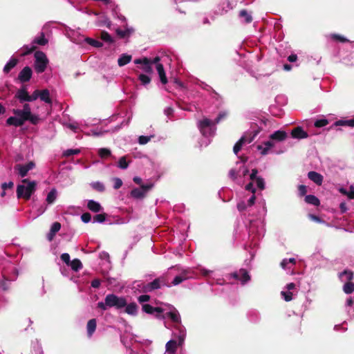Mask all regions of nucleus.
<instances>
[{"label": "nucleus", "mask_w": 354, "mask_h": 354, "mask_svg": "<svg viewBox=\"0 0 354 354\" xmlns=\"http://www.w3.org/2000/svg\"><path fill=\"white\" fill-rule=\"evenodd\" d=\"M22 183L27 184V186L19 185L17 187V196L18 198L29 200L36 190L37 183L35 181H30L28 178L22 180Z\"/></svg>", "instance_id": "obj_1"}, {"label": "nucleus", "mask_w": 354, "mask_h": 354, "mask_svg": "<svg viewBox=\"0 0 354 354\" xmlns=\"http://www.w3.org/2000/svg\"><path fill=\"white\" fill-rule=\"evenodd\" d=\"M35 70L37 73H41L45 71L48 60L46 54L42 51H36L35 53Z\"/></svg>", "instance_id": "obj_2"}, {"label": "nucleus", "mask_w": 354, "mask_h": 354, "mask_svg": "<svg viewBox=\"0 0 354 354\" xmlns=\"http://www.w3.org/2000/svg\"><path fill=\"white\" fill-rule=\"evenodd\" d=\"M104 301H106L109 308L115 307L117 309H120L127 305V300L124 297H118L114 294L107 295Z\"/></svg>", "instance_id": "obj_3"}, {"label": "nucleus", "mask_w": 354, "mask_h": 354, "mask_svg": "<svg viewBox=\"0 0 354 354\" xmlns=\"http://www.w3.org/2000/svg\"><path fill=\"white\" fill-rule=\"evenodd\" d=\"M152 184L141 185L140 188H134L131 192V197L135 199H142L145 197L146 193L151 189Z\"/></svg>", "instance_id": "obj_4"}, {"label": "nucleus", "mask_w": 354, "mask_h": 354, "mask_svg": "<svg viewBox=\"0 0 354 354\" xmlns=\"http://www.w3.org/2000/svg\"><path fill=\"white\" fill-rule=\"evenodd\" d=\"M230 275L234 279L241 281L243 285L245 284L250 280V276L249 275L248 272L244 268H241L239 271L234 272L231 273Z\"/></svg>", "instance_id": "obj_5"}, {"label": "nucleus", "mask_w": 354, "mask_h": 354, "mask_svg": "<svg viewBox=\"0 0 354 354\" xmlns=\"http://www.w3.org/2000/svg\"><path fill=\"white\" fill-rule=\"evenodd\" d=\"M35 167V164L33 161H30L26 165L17 164L15 166V171H18L19 175L21 177H25L28 172L32 169Z\"/></svg>", "instance_id": "obj_6"}, {"label": "nucleus", "mask_w": 354, "mask_h": 354, "mask_svg": "<svg viewBox=\"0 0 354 354\" xmlns=\"http://www.w3.org/2000/svg\"><path fill=\"white\" fill-rule=\"evenodd\" d=\"M165 284V283L163 278H157L155 279L153 281L147 283L145 286V289L147 292H151L154 290L160 288L161 286Z\"/></svg>", "instance_id": "obj_7"}, {"label": "nucleus", "mask_w": 354, "mask_h": 354, "mask_svg": "<svg viewBox=\"0 0 354 354\" xmlns=\"http://www.w3.org/2000/svg\"><path fill=\"white\" fill-rule=\"evenodd\" d=\"M32 71L30 67L25 66L19 73L18 79L21 82H28L32 77Z\"/></svg>", "instance_id": "obj_8"}, {"label": "nucleus", "mask_w": 354, "mask_h": 354, "mask_svg": "<svg viewBox=\"0 0 354 354\" xmlns=\"http://www.w3.org/2000/svg\"><path fill=\"white\" fill-rule=\"evenodd\" d=\"M15 97L18 99L20 102H29L30 95L27 91L26 86H23L21 88H19L15 95Z\"/></svg>", "instance_id": "obj_9"}, {"label": "nucleus", "mask_w": 354, "mask_h": 354, "mask_svg": "<svg viewBox=\"0 0 354 354\" xmlns=\"http://www.w3.org/2000/svg\"><path fill=\"white\" fill-rule=\"evenodd\" d=\"M291 136L296 139H303L308 138V134L301 127H297L292 130Z\"/></svg>", "instance_id": "obj_10"}, {"label": "nucleus", "mask_w": 354, "mask_h": 354, "mask_svg": "<svg viewBox=\"0 0 354 354\" xmlns=\"http://www.w3.org/2000/svg\"><path fill=\"white\" fill-rule=\"evenodd\" d=\"M191 274L190 270H185L183 271L180 274L174 277V280L172 281L171 283L174 286H176L184 281L185 280L189 279L191 277L189 275Z\"/></svg>", "instance_id": "obj_11"}, {"label": "nucleus", "mask_w": 354, "mask_h": 354, "mask_svg": "<svg viewBox=\"0 0 354 354\" xmlns=\"http://www.w3.org/2000/svg\"><path fill=\"white\" fill-rule=\"evenodd\" d=\"M308 178L317 185H321L323 183L324 177L317 171H311L308 173Z\"/></svg>", "instance_id": "obj_12"}, {"label": "nucleus", "mask_w": 354, "mask_h": 354, "mask_svg": "<svg viewBox=\"0 0 354 354\" xmlns=\"http://www.w3.org/2000/svg\"><path fill=\"white\" fill-rule=\"evenodd\" d=\"M213 125H215V124H214V121H212L208 118H204L202 120L199 121L198 127L201 133L203 136H205V129L210 127Z\"/></svg>", "instance_id": "obj_13"}, {"label": "nucleus", "mask_w": 354, "mask_h": 354, "mask_svg": "<svg viewBox=\"0 0 354 354\" xmlns=\"http://www.w3.org/2000/svg\"><path fill=\"white\" fill-rule=\"evenodd\" d=\"M142 310L149 315H153L155 313H163L164 309L160 307H153L148 304H142Z\"/></svg>", "instance_id": "obj_14"}, {"label": "nucleus", "mask_w": 354, "mask_h": 354, "mask_svg": "<svg viewBox=\"0 0 354 354\" xmlns=\"http://www.w3.org/2000/svg\"><path fill=\"white\" fill-rule=\"evenodd\" d=\"M61 228V224L59 222H55L50 227V232L47 235V239L49 241H51L55 235V234L59 231Z\"/></svg>", "instance_id": "obj_15"}, {"label": "nucleus", "mask_w": 354, "mask_h": 354, "mask_svg": "<svg viewBox=\"0 0 354 354\" xmlns=\"http://www.w3.org/2000/svg\"><path fill=\"white\" fill-rule=\"evenodd\" d=\"M287 138V133L284 131L278 130L270 136V138L274 140L283 141Z\"/></svg>", "instance_id": "obj_16"}, {"label": "nucleus", "mask_w": 354, "mask_h": 354, "mask_svg": "<svg viewBox=\"0 0 354 354\" xmlns=\"http://www.w3.org/2000/svg\"><path fill=\"white\" fill-rule=\"evenodd\" d=\"M156 70L160 77V80L162 84H166L167 83V78L164 69V66L162 64H158L156 65Z\"/></svg>", "instance_id": "obj_17"}, {"label": "nucleus", "mask_w": 354, "mask_h": 354, "mask_svg": "<svg viewBox=\"0 0 354 354\" xmlns=\"http://www.w3.org/2000/svg\"><path fill=\"white\" fill-rule=\"evenodd\" d=\"M87 207L89 210L95 213L100 212L102 209L101 205L93 200H89L88 201Z\"/></svg>", "instance_id": "obj_18"}, {"label": "nucleus", "mask_w": 354, "mask_h": 354, "mask_svg": "<svg viewBox=\"0 0 354 354\" xmlns=\"http://www.w3.org/2000/svg\"><path fill=\"white\" fill-rule=\"evenodd\" d=\"M166 317H169L174 323L178 324L180 322V316L178 310L174 308L173 311L166 313Z\"/></svg>", "instance_id": "obj_19"}, {"label": "nucleus", "mask_w": 354, "mask_h": 354, "mask_svg": "<svg viewBox=\"0 0 354 354\" xmlns=\"http://www.w3.org/2000/svg\"><path fill=\"white\" fill-rule=\"evenodd\" d=\"M97 323L95 319H91L87 322V335L91 337L96 330Z\"/></svg>", "instance_id": "obj_20"}, {"label": "nucleus", "mask_w": 354, "mask_h": 354, "mask_svg": "<svg viewBox=\"0 0 354 354\" xmlns=\"http://www.w3.org/2000/svg\"><path fill=\"white\" fill-rule=\"evenodd\" d=\"M125 307V310H124V312L129 315H137V313H138V305L133 302V303H130L129 304H127L124 306Z\"/></svg>", "instance_id": "obj_21"}, {"label": "nucleus", "mask_w": 354, "mask_h": 354, "mask_svg": "<svg viewBox=\"0 0 354 354\" xmlns=\"http://www.w3.org/2000/svg\"><path fill=\"white\" fill-rule=\"evenodd\" d=\"M304 201L310 205H313L314 206L318 207L320 205L319 199L315 196V195H306L304 198Z\"/></svg>", "instance_id": "obj_22"}, {"label": "nucleus", "mask_w": 354, "mask_h": 354, "mask_svg": "<svg viewBox=\"0 0 354 354\" xmlns=\"http://www.w3.org/2000/svg\"><path fill=\"white\" fill-rule=\"evenodd\" d=\"M12 112L20 120L22 121L23 125L26 121H28V118L29 117V115L21 111V109H13Z\"/></svg>", "instance_id": "obj_23"}, {"label": "nucleus", "mask_w": 354, "mask_h": 354, "mask_svg": "<svg viewBox=\"0 0 354 354\" xmlns=\"http://www.w3.org/2000/svg\"><path fill=\"white\" fill-rule=\"evenodd\" d=\"M177 348V342L176 340H169L166 344V351L169 354H174Z\"/></svg>", "instance_id": "obj_24"}, {"label": "nucleus", "mask_w": 354, "mask_h": 354, "mask_svg": "<svg viewBox=\"0 0 354 354\" xmlns=\"http://www.w3.org/2000/svg\"><path fill=\"white\" fill-rule=\"evenodd\" d=\"M131 59H132L131 55L125 54V53L122 54L120 55V57H119V59H118V64L120 66H123L127 64L128 63H129L131 62Z\"/></svg>", "instance_id": "obj_25"}, {"label": "nucleus", "mask_w": 354, "mask_h": 354, "mask_svg": "<svg viewBox=\"0 0 354 354\" xmlns=\"http://www.w3.org/2000/svg\"><path fill=\"white\" fill-rule=\"evenodd\" d=\"M19 60L17 58H11L10 61L5 65L3 72L8 73L13 68L16 66Z\"/></svg>", "instance_id": "obj_26"}, {"label": "nucleus", "mask_w": 354, "mask_h": 354, "mask_svg": "<svg viewBox=\"0 0 354 354\" xmlns=\"http://www.w3.org/2000/svg\"><path fill=\"white\" fill-rule=\"evenodd\" d=\"M11 281V279L3 275V279L0 280V288H1L3 291L10 290Z\"/></svg>", "instance_id": "obj_27"}, {"label": "nucleus", "mask_w": 354, "mask_h": 354, "mask_svg": "<svg viewBox=\"0 0 354 354\" xmlns=\"http://www.w3.org/2000/svg\"><path fill=\"white\" fill-rule=\"evenodd\" d=\"M39 98L41 101L47 104H52V100L50 97V93L48 89L41 90Z\"/></svg>", "instance_id": "obj_28"}, {"label": "nucleus", "mask_w": 354, "mask_h": 354, "mask_svg": "<svg viewBox=\"0 0 354 354\" xmlns=\"http://www.w3.org/2000/svg\"><path fill=\"white\" fill-rule=\"evenodd\" d=\"M239 16L240 18L243 19V21L246 24L251 23L253 19L252 15L246 10H241L239 12Z\"/></svg>", "instance_id": "obj_29"}, {"label": "nucleus", "mask_w": 354, "mask_h": 354, "mask_svg": "<svg viewBox=\"0 0 354 354\" xmlns=\"http://www.w3.org/2000/svg\"><path fill=\"white\" fill-rule=\"evenodd\" d=\"M6 124L9 126H15L16 127H21L22 121L20 120L17 117L11 116L6 120Z\"/></svg>", "instance_id": "obj_30"}, {"label": "nucleus", "mask_w": 354, "mask_h": 354, "mask_svg": "<svg viewBox=\"0 0 354 354\" xmlns=\"http://www.w3.org/2000/svg\"><path fill=\"white\" fill-rule=\"evenodd\" d=\"M48 42V40L45 37L44 32H41L40 35L33 40V44H36L39 46H45Z\"/></svg>", "instance_id": "obj_31"}, {"label": "nucleus", "mask_w": 354, "mask_h": 354, "mask_svg": "<svg viewBox=\"0 0 354 354\" xmlns=\"http://www.w3.org/2000/svg\"><path fill=\"white\" fill-rule=\"evenodd\" d=\"M69 266H71V269L75 272L79 271L83 267L81 261L78 259H74L73 261H71Z\"/></svg>", "instance_id": "obj_32"}, {"label": "nucleus", "mask_w": 354, "mask_h": 354, "mask_svg": "<svg viewBox=\"0 0 354 354\" xmlns=\"http://www.w3.org/2000/svg\"><path fill=\"white\" fill-rule=\"evenodd\" d=\"M246 142V136H242L239 140L234 145L233 151L235 154H237L241 149L243 144Z\"/></svg>", "instance_id": "obj_33"}, {"label": "nucleus", "mask_w": 354, "mask_h": 354, "mask_svg": "<svg viewBox=\"0 0 354 354\" xmlns=\"http://www.w3.org/2000/svg\"><path fill=\"white\" fill-rule=\"evenodd\" d=\"M333 126H348V127H354V119L344 120H339L336 121Z\"/></svg>", "instance_id": "obj_34"}, {"label": "nucleus", "mask_w": 354, "mask_h": 354, "mask_svg": "<svg viewBox=\"0 0 354 354\" xmlns=\"http://www.w3.org/2000/svg\"><path fill=\"white\" fill-rule=\"evenodd\" d=\"M100 38L102 40L109 44H113L114 42V39L112 38L111 35L105 30L101 31Z\"/></svg>", "instance_id": "obj_35"}, {"label": "nucleus", "mask_w": 354, "mask_h": 354, "mask_svg": "<svg viewBox=\"0 0 354 354\" xmlns=\"http://www.w3.org/2000/svg\"><path fill=\"white\" fill-rule=\"evenodd\" d=\"M133 30L132 28H127L124 30H122L120 29H117L115 32H116L117 35H118V37L122 39L126 37H129L133 32Z\"/></svg>", "instance_id": "obj_36"}, {"label": "nucleus", "mask_w": 354, "mask_h": 354, "mask_svg": "<svg viewBox=\"0 0 354 354\" xmlns=\"http://www.w3.org/2000/svg\"><path fill=\"white\" fill-rule=\"evenodd\" d=\"M56 198H57V191L55 189H53L50 191V192L47 195L46 202L48 204H52L55 201Z\"/></svg>", "instance_id": "obj_37"}, {"label": "nucleus", "mask_w": 354, "mask_h": 354, "mask_svg": "<svg viewBox=\"0 0 354 354\" xmlns=\"http://www.w3.org/2000/svg\"><path fill=\"white\" fill-rule=\"evenodd\" d=\"M344 276H346V279L348 281H351L353 279V277H354V273L353 271L351 270H344L343 272H340L339 274V277L340 279H342V277Z\"/></svg>", "instance_id": "obj_38"}, {"label": "nucleus", "mask_w": 354, "mask_h": 354, "mask_svg": "<svg viewBox=\"0 0 354 354\" xmlns=\"http://www.w3.org/2000/svg\"><path fill=\"white\" fill-rule=\"evenodd\" d=\"M85 41L88 44H89L93 47H95V48H100L103 46V44L101 41L94 39H92V38H90V37H86L85 39Z\"/></svg>", "instance_id": "obj_39"}, {"label": "nucleus", "mask_w": 354, "mask_h": 354, "mask_svg": "<svg viewBox=\"0 0 354 354\" xmlns=\"http://www.w3.org/2000/svg\"><path fill=\"white\" fill-rule=\"evenodd\" d=\"M344 292L346 294H351L354 291V283L348 281L346 283L343 288Z\"/></svg>", "instance_id": "obj_40"}, {"label": "nucleus", "mask_w": 354, "mask_h": 354, "mask_svg": "<svg viewBox=\"0 0 354 354\" xmlns=\"http://www.w3.org/2000/svg\"><path fill=\"white\" fill-rule=\"evenodd\" d=\"M98 154L102 158H107L111 155V151L109 149L102 148L99 149Z\"/></svg>", "instance_id": "obj_41"}, {"label": "nucleus", "mask_w": 354, "mask_h": 354, "mask_svg": "<svg viewBox=\"0 0 354 354\" xmlns=\"http://www.w3.org/2000/svg\"><path fill=\"white\" fill-rule=\"evenodd\" d=\"M228 113L227 111H221L218 113V116L214 120V124H216L220 123L222 120L227 118Z\"/></svg>", "instance_id": "obj_42"}, {"label": "nucleus", "mask_w": 354, "mask_h": 354, "mask_svg": "<svg viewBox=\"0 0 354 354\" xmlns=\"http://www.w3.org/2000/svg\"><path fill=\"white\" fill-rule=\"evenodd\" d=\"M80 153V149H67V150L64 151L63 153V156L64 157H69L71 156L77 155Z\"/></svg>", "instance_id": "obj_43"}, {"label": "nucleus", "mask_w": 354, "mask_h": 354, "mask_svg": "<svg viewBox=\"0 0 354 354\" xmlns=\"http://www.w3.org/2000/svg\"><path fill=\"white\" fill-rule=\"evenodd\" d=\"M118 166L122 169H125L129 167V162L127 161L126 156H122L119 159Z\"/></svg>", "instance_id": "obj_44"}, {"label": "nucleus", "mask_w": 354, "mask_h": 354, "mask_svg": "<svg viewBox=\"0 0 354 354\" xmlns=\"http://www.w3.org/2000/svg\"><path fill=\"white\" fill-rule=\"evenodd\" d=\"M91 187L96 191L103 192L105 190L104 185L100 182H95L91 184Z\"/></svg>", "instance_id": "obj_45"}, {"label": "nucleus", "mask_w": 354, "mask_h": 354, "mask_svg": "<svg viewBox=\"0 0 354 354\" xmlns=\"http://www.w3.org/2000/svg\"><path fill=\"white\" fill-rule=\"evenodd\" d=\"M138 80L142 82L143 85H147L149 84L151 82V78L148 75L145 74H140L138 76Z\"/></svg>", "instance_id": "obj_46"}, {"label": "nucleus", "mask_w": 354, "mask_h": 354, "mask_svg": "<svg viewBox=\"0 0 354 354\" xmlns=\"http://www.w3.org/2000/svg\"><path fill=\"white\" fill-rule=\"evenodd\" d=\"M106 217V214H105V213L96 214L93 217V221L97 222V223H103L105 221Z\"/></svg>", "instance_id": "obj_47"}, {"label": "nucleus", "mask_w": 354, "mask_h": 354, "mask_svg": "<svg viewBox=\"0 0 354 354\" xmlns=\"http://www.w3.org/2000/svg\"><path fill=\"white\" fill-rule=\"evenodd\" d=\"M259 133V131L257 130V131H254L250 133L248 135H245L244 136H246V142H248V143L252 142Z\"/></svg>", "instance_id": "obj_48"}, {"label": "nucleus", "mask_w": 354, "mask_h": 354, "mask_svg": "<svg viewBox=\"0 0 354 354\" xmlns=\"http://www.w3.org/2000/svg\"><path fill=\"white\" fill-rule=\"evenodd\" d=\"M40 120L39 117L37 115L30 114L28 118V121H29L32 124H37L39 121Z\"/></svg>", "instance_id": "obj_49"}, {"label": "nucleus", "mask_w": 354, "mask_h": 354, "mask_svg": "<svg viewBox=\"0 0 354 354\" xmlns=\"http://www.w3.org/2000/svg\"><path fill=\"white\" fill-rule=\"evenodd\" d=\"M331 37L336 40V41H340L342 43H345V42H348L349 41V40L348 39H346V37L342 36V35H337V34H333L332 35Z\"/></svg>", "instance_id": "obj_50"}, {"label": "nucleus", "mask_w": 354, "mask_h": 354, "mask_svg": "<svg viewBox=\"0 0 354 354\" xmlns=\"http://www.w3.org/2000/svg\"><path fill=\"white\" fill-rule=\"evenodd\" d=\"M328 124V121L326 119H320L317 120L315 122V127H323Z\"/></svg>", "instance_id": "obj_51"}, {"label": "nucleus", "mask_w": 354, "mask_h": 354, "mask_svg": "<svg viewBox=\"0 0 354 354\" xmlns=\"http://www.w3.org/2000/svg\"><path fill=\"white\" fill-rule=\"evenodd\" d=\"M151 62H150V60L148 59V62L147 64H144L143 66H142V70L147 73H151L153 72V68L151 66Z\"/></svg>", "instance_id": "obj_52"}, {"label": "nucleus", "mask_w": 354, "mask_h": 354, "mask_svg": "<svg viewBox=\"0 0 354 354\" xmlns=\"http://www.w3.org/2000/svg\"><path fill=\"white\" fill-rule=\"evenodd\" d=\"M307 192H308L307 187L306 185H299L298 192H299V196L302 197V196H306Z\"/></svg>", "instance_id": "obj_53"}, {"label": "nucleus", "mask_w": 354, "mask_h": 354, "mask_svg": "<svg viewBox=\"0 0 354 354\" xmlns=\"http://www.w3.org/2000/svg\"><path fill=\"white\" fill-rule=\"evenodd\" d=\"M281 294L283 297V299L286 301H290L292 299V293L291 292L282 291Z\"/></svg>", "instance_id": "obj_54"}, {"label": "nucleus", "mask_w": 354, "mask_h": 354, "mask_svg": "<svg viewBox=\"0 0 354 354\" xmlns=\"http://www.w3.org/2000/svg\"><path fill=\"white\" fill-rule=\"evenodd\" d=\"M40 93H41V90H39V89L35 90L34 92L32 93V95H30L29 102L35 101L38 97H39Z\"/></svg>", "instance_id": "obj_55"}, {"label": "nucleus", "mask_w": 354, "mask_h": 354, "mask_svg": "<svg viewBox=\"0 0 354 354\" xmlns=\"http://www.w3.org/2000/svg\"><path fill=\"white\" fill-rule=\"evenodd\" d=\"M255 180H256L257 187L260 189L263 190L265 189V182H264V180L263 178L258 177V178H257V179Z\"/></svg>", "instance_id": "obj_56"}, {"label": "nucleus", "mask_w": 354, "mask_h": 354, "mask_svg": "<svg viewBox=\"0 0 354 354\" xmlns=\"http://www.w3.org/2000/svg\"><path fill=\"white\" fill-rule=\"evenodd\" d=\"M289 263H292L293 264H295L296 263V260L294 258H290L289 259H283L281 262V266L283 268H286V266H287V264Z\"/></svg>", "instance_id": "obj_57"}, {"label": "nucleus", "mask_w": 354, "mask_h": 354, "mask_svg": "<svg viewBox=\"0 0 354 354\" xmlns=\"http://www.w3.org/2000/svg\"><path fill=\"white\" fill-rule=\"evenodd\" d=\"M81 219L84 223H88L91 220V215L88 212L83 213L81 216Z\"/></svg>", "instance_id": "obj_58"}, {"label": "nucleus", "mask_w": 354, "mask_h": 354, "mask_svg": "<svg viewBox=\"0 0 354 354\" xmlns=\"http://www.w3.org/2000/svg\"><path fill=\"white\" fill-rule=\"evenodd\" d=\"M60 258L67 266H69L71 262L70 260V255L68 253H63Z\"/></svg>", "instance_id": "obj_59"}, {"label": "nucleus", "mask_w": 354, "mask_h": 354, "mask_svg": "<svg viewBox=\"0 0 354 354\" xmlns=\"http://www.w3.org/2000/svg\"><path fill=\"white\" fill-rule=\"evenodd\" d=\"M113 180H114L113 187L115 189H118L119 188H120L122 187V181L120 178H115Z\"/></svg>", "instance_id": "obj_60"}, {"label": "nucleus", "mask_w": 354, "mask_h": 354, "mask_svg": "<svg viewBox=\"0 0 354 354\" xmlns=\"http://www.w3.org/2000/svg\"><path fill=\"white\" fill-rule=\"evenodd\" d=\"M14 187V183L12 181L9 183H3L1 184V189L3 190H6L7 189H12Z\"/></svg>", "instance_id": "obj_61"}, {"label": "nucleus", "mask_w": 354, "mask_h": 354, "mask_svg": "<svg viewBox=\"0 0 354 354\" xmlns=\"http://www.w3.org/2000/svg\"><path fill=\"white\" fill-rule=\"evenodd\" d=\"M150 140V137L141 136L139 137L138 141L140 145H145Z\"/></svg>", "instance_id": "obj_62"}, {"label": "nucleus", "mask_w": 354, "mask_h": 354, "mask_svg": "<svg viewBox=\"0 0 354 354\" xmlns=\"http://www.w3.org/2000/svg\"><path fill=\"white\" fill-rule=\"evenodd\" d=\"M150 299V296L148 295H142L138 297V300L140 303L148 301Z\"/></svg>", "instance_id": "obj_63"}, {"label": "nucleus", "mask_w": 354, "mask_h": 354, "mask_svg": "<svg viewBox=\"0 0 354 354\" xmlns=\"http://www.w3.org/2000/svg\"><path fill=\"white\" fill-rule=\"evenodd\" d=\"M248 207V206L247 203H245L244 201H241L237 204V209L240 212L245 210Z\"/></svg>", "instance_id": "obj_64"}]
</instances>
